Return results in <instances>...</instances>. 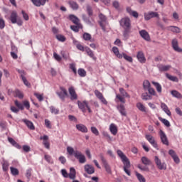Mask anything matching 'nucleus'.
<instances>
[{
    "mask_svg": "<svg viewBox=\"0 0 182 182\" xmlns=\"http://www.w3.org/2000/svg\"><path fill=\"white\" fill-rule=\"evenodd\" d=\"M119 157H120V159H122V161L126 159V158H127V156H126V155H124V154H123V151H120V150H117V151Z\"/></svg>",
    "mask_w": 182,
    "mask_h": 182,
    "instance_id": "obj_51",
    "label": "nucleus"
},
{
    "mask_svg": "<svg viewBox=\"0 0 182 182\" xmlns=\"http://www.w3.org/2000/svg\"><path fill=\"white\" fill-rule=\"evenodd\" d=\"M31 176H32V168L27 170L26 173V177L28 178V180H30Z\"/></svg>",
    "mask_w": 182,
    "mask_h": 182,
    "instance_id": "obj_61",
    "label": "nucleus"
},
{
    "mask_svg": "<svg viewBox=\"0 0 182 182\" xmlns=\"http://www.w3.org/2000/svg\"><path fill=\"white\" fill-rule=\"evenodd\" d=\"M34 96L37 97L39 102H43V94H39L38 92H35Z\"/></svg>",
    "mask_w": 182,
    "mask_h": 182,
    "instance_id": "obj_50",
    "label": "nucleus"
},
{
    "mask_svg": "<svg viewBox=\"0 0 182 182\" xmlns=\"http://www.w3.org/2000/svg\"><path fill=\"white\" fill-rule=\"evenodd\" d=\"M151 18H159V13L154 11L148 12Z\"/></svg>",
    "mask_w": 182,
    "mask_h": 182,
    "instance_id": "obj_59",
    "label": "nucleus"
},
{
    "mask_svg": "<svg viewBox=\"0 0 182 182\" xmlns=\"http://www.w3.org/2000/svg\"><path fill=\"white\" fill-rule=\"evenodd\" d=\"M160 122H161L164 126H166V127H170L171 124H170V122H168V120L164 119V118H162V117H159V118Z\"/></svg>",
    "mask_w": 182,
    "mask_h": 182,
    "instance_id": "obj_40",
    "label": "nucleus"
},
{
    "mask_svg": "<svg viewBox=\"0 0 182 182\" xmlns=\"http://www.w3.org/2000/svg\"><path fill=\"white\" fill-rule=\"evenodd\" d=\"M145 137L146 140H148V141L151 144V146L154 147V149H157V147H159V146L157 145V142H156V140H154L153 136L150 134H146Z\"/></svg>",
    "mask_w": 182,
    "mask_h": 182,
    "instance_id": "obj_9",
    "label": "nucleus"
},
{
    "mask_svg": "<svg viewBox=\"0 0 182 182\" xmlns=\"http://www.w3.org/2000/svg\"><path fill=\"white\" fill-rule=\"evenodd\" d=\"M67 151H68V153L70 156H73L74 155V157H75V153L76 152V151H75V149H73V147L68 146L67 147Z\"/></svg>",
    "mask_w": 182,
    "mask_h": 182,
    "instance_id": "obj_44",
    "label": "nucleus"
},
{
    "mask_svg": "<svg viewBox=\"0 0 182 182\" xmlns=\"http://www.w3.org/2000/svg\"><path fill=\"white\" fill-rule=\"evenodd\" d=\"M84 169L87 174H93L95 173V167L90 164L85 165Z\"/></svg>",
    "mask_w": 182,
    "mask_h": 182,
    "instance_id": "obj_13",
    "label": "nucleus"
},
{
    "mask_svg": "<svg viewBox=\"0 0 182 182\" xmlns=\"http://www.w3.org/2000/svg\"><path fill=\"white\" fill-rule=\"evenodd\" d=\"M31 1L36 6H41V5H42L41 0H31Z\"/></svg>",
    "mask_w": 182,
    "mask_h": 182,
    "instance_id": "obj_62",
    "label": "nucleus"
},
{
    "mask_svg": "<svg viewBox=\"0 0 182 182\" xmlns=\"http://www.w3.org/2000/svg\"><path fill=\"white\" fill-rule=\"evenodd\" d=\"M77 72L80 77H85V76H86V70H85V69L79 68Z\"/></svg>",
    "mask_w": 182,
    "mask_h": 182,
    "instance_id": "obj_46",
    "label": "nucleus"
},
{
    "mask_svg": "<svg viewBox=\"0 0 182 182\" xmlns=\"http://www.w3.org/2000/svg\"><path fill=\"white\" fill-rule=\"evenodd\" d=\"M109 130L114 136H116L117 134V127L114 124H111L109 127Z\"/></svg>",
    "mask_w": 182,
    "mask_h": 182,
    "instance_id": "obj_31",
    "label": "nucleus"
},
{
    "mask_svg": "<svg viewBox=\"0 0 182 182\" xmlns=\"http://www.w3.org/2000/svg\"><path fill=\"white\" fill-rule=\"evenodd\" d=\"M117 110L119 112L122 116L126 117L127 116V112H126V107H124V105H119L117 107Z\"/></svg>",
    "mask_w": 182,
    "mask_h": 182,
    "instance_id": "obj_16",
    "label": "nucleus"
},
{
    "mask_svg": "<svg viewBox=\"0 0 182 182\" xmlns=\"http://www.w3.org/2000/svg\"><path fill=\"white\" fill-rule=\"evenodd\" d=\"M172 48L176 52H182V49L178 48V41L176 38L172 40Z\"/></svg>",
    "mask_w": 182,
    "mask_h": 182,
    "instance_id": "obj_17",
    "label": "nucleus"
},
{
    "mask_svg": "<svg viewBox=\"0 0 182 182\" xmlns=\"http://www.w3.org/2000/svg\"><path fill=\"white\" fill-rule=\"evenodd\" d=\"M2 168L4 171H8L9 169V163L6 161H4L2 163Z\"/></svg>",
    "mask_w": 182,
    "mask_h": 182,
    "instance_id": "obj_38",
    "label": "nucleus"
},
{
    "mask_svg": "<svg viewBox=\"0 0 182 182\" xmlns=\"http://www.w3.org/2000/svg\"><path fill=\"white\" fill-rule=\"evenodd\" d=\"M4 28H5V21L0 18V29H4Z\"/></svg>",
    "mask_w": 182,
    "mask_h": 182,
    "instance_id": "obj_64",
    "label": "nucleus"
},
{
    "mask_svg": "<svg viewBox=\"0 0 182 182\" xmlns=\"http://www.w3.org/2000/svg\"><path fill=\"white\" fill-rule=\"evenodd\" d=\"M9 20L11 21V23H16V21L18 20V13L14 11H12Z\"/></svg>",
    "mask_w": 182,
    "mask_h": 182,
    "instance_id": "obj_19",
    "label": "nucleus"
},
{
    "mask_svg": "<svg viewBox=\"0 0 182 182\" xmlns=\"http://www.w3.org/2000/svg\"><path fill=\"white\" fill-rule=\"evenodd\" d=\"M152 85L156 87V92L161 95L162 92L161 85L157 82L152 81Z\"/></svg>",
    "mask_w": 182,
    "mask_h": 182,
    "instance_id": "obj_30",
    "label": "nucleus"
},
{
    "mask_svg": "<svg viewBox=\"0 0 182 182\" xmlns=\"http://www.w3.org/2000/svg\"><path fill=\"white\" fill-rule=\"evenodd\" d=\"M70 69L73 70L74 75H77V71L76 70V64L75 63H71L70 64Z\"/></svg>",
    "mask_w": 182,
    "mask_h": 182,
    "instance_id": "obj_52",
    "label": "nucleus"
},
{
    "mask_svg": "<svg viewBox=\"0 0 182 182\" xmlns=\"http://www.w3.org/2000/svg\"><path fill=\"white\" fill-rule=\"evenodd\" d=\"M172 96H173V97H176L177 99H182V95L181 93H180L177 90H172L171 92Z\"/></svg>",
    "mask_w": 182,
    "mask_h": 182,
    "instance_id": "obj_34",
    "label": "nucleus"
},
{
    "mask_svg": "<svg viewBox=\"0 0 182 182\" xmlns=\"http://www.w3.org/2000/svg\"><path fill=\"white\" fill-rule=\"evenodd\" d=\"M139 35H140V36H141V38L143 39H144V41H147L148 42H149V41H150V35L146 30L140 31Z\"/></svg>",
    "mask_w": 182,
    "mask_h": 182,
    "instance_id": "obj_14",
    "label": "nucleus"
},
{
    "mask_svg": "<svg viewBox=\"0 0 182 182\" xmlns=\"http://www.w3.org/2000/svg\"><path fill=\"white\" fill-rule=\"evenodd\" d=\"M78 107L83 113H86V107L89 112V113H92V109H90V107H89V104L86 100L82 102L80 100L77 101Z\"/></svg>",
    "mask_w": 182,
    "mask_h": 182,
    "instance_id": "obj_3",
    "label": "nucleus"
},
{
    "mask_svg": "<svg viewBox=\"0 0 182 182\" xmlns=\"http://www.w3.org/2000/svg\"><path fill=\"white\" fill-rule=\"evenodd\" d=\"M119 23L120 26L123 28V29L132 28V23H130V18H129V17L122 18L119 21Z\"/></svg>",
    "mask_w": 182,
    "mask_h": 182,
    "instance_id": "obj_4",
    "label": "nucleus"
},
{
    "mask_svg": "<svg viewBox=\"0 0 182 182\" xmlns=\"http://www.w3.org/2000/svg\"><path fill=\"white\" fill-rule=\"evenodd\" d=\"M95 95L97 97V99H99V100H100L102 99V97H103V94H102V92H100L97 90H95Z\"/></svg>",
    "mask_w": 182,
    "mask_h": 182,
    "instance_id": "obj_56",
    "label": "nucleus"
},
{
    "mask_svg": "<svg viewBox=\"0 0 182 182\" xmlns=\"http://www.w3.org/2000/svg\"><path fill=\"white\" fill-rule=\"evenodd\" d=\"M112 52L113 53H114L117 58H118L119 59H123V55L122 53H120V52H119V48L117 47H113Z\"/></svg>",
    "mask_w": 182,
    "mask_h": 182,
    "instance_id": "obj_25",
    "label": "nucleus"
},
{
    "mask_svg": "<svg viewBox=\"0 0 182 182\" xmlns=\"http://www.w3.org/2000/svg\"><path fill=\"white\" fill-rule=\"evenodd\" d=\"M68 5H70V7L73 11H77V9H79V4H77V3L76 1H68Z\"/></svg>",
    "mask_w": 182,
    "mask_h": 182,
    "instance_id": "obj_22",
    "label": "nucleus"
},
{
    "mask_svg": "<svg viewBox=\"0 0 182 182\" xmlns=\"http://www.w3.org/2000/svg\"><path fill=\"white\" fill-rule=\"evenodd\" d=\"M56 39H58V41H60V42H65V41H66V38L65 37V36L60 34L56 36Z\"/></svg>",
    "mask_w": 182,
    "mask_h": 182,
    "instance_id": "obj_54",
    "label": "nucleus"
},
{
    "mask_svg": "<svg viewBox=\"0 0 182 182\" xmlns=\"http://www.w3.org/2000/svg\"><path fill=\"white\" fill-rule=\"evenodd\" d=\"M84 41H90V42H95V39L92 38V35L88 33H84L82 35Z\"/></svg>",
    "mask_w": 182,
    "mask_h": 182,
    "instance_id": "obj_29",
    "label": "nucleus"
},
{
    "mask_svg": "<svg viewBox=\"0 0 182 182\" xmlns=\"http://www.w3.org/2000/svg\"><path fill=\"white\" fill-rule=\"evenodd\" d=\"M136 58L140 63H146V57L143 51H139L136 55Z\"/></svg>",
    "mask_w": 182,
    "mask_h": 182,
    "instance_id": "obj_15",
    "label": "nucleus"
},
{
    "mask_svg": "<svg viewBox=\"0 0 182 182\" xmlns=\"http://www.w3.org/2000/svg\"><path fill=\"white\" fill-rule=\"evenodd\" d=\"M143 87L144 90H147L149 88L151 87V85L149 80H144L143 82Z\"/></svg>",
    "mask_w": 182,
    "mask_h": 182,
    "instance_id": "obj_41",
    "label": "nucleus"
},
{
    "mask_svg": "<svg viewBox=\"0 0 182 182\" xmlns=\"http://www.w3.org/2000/svg\"><path fill=\"white\" fill-rule=\"evenodd\" d=\"M69 94L70 95L71 100H77V94H76V91H75V88L73 87H70L68 89Z\"/></svg>",
    "mask_w": 182,
    "mask_h": 182,
    "instance_id": "obj_11",
    "label": "nucleus"
},
{
    "mask_svg": "<svg viewBox=\"0 0 182 182\" xmlns=\"http://www.w3.org/2000/svg\"><path fill=\"white\" fill-rule=\"evenodd\" d=\"M17 72H18V73H19V75H20L21 79H22L23 77H25V76H26V73L25 70H19V69H18V70H17Z\"/></svg>",
    "mask_w": 182,
    "mask_h": 182,
    "instance_id": "obj_60",
    "label": "nucleus"
},
{
    "mask_svg": "<svg viewBox=\"0 0 182 182\" xmlns=\"http://www.w3.org/2000/svg\"><path fill=\"white\" fill-rule=\"evenodd\" d=\"M69 19L71 22L74 23L75 25H79L80 20L76 16L71 14L69 16Z\"/></svg>",
    "mask_w": 182,
    "mask_h": 182,
    "instance_id": "obj_28",
    "label": "nucleus"
},
{
    "mask_svg": "<svg viewBox=\"0 0 182 182\" xmlns=\"http://www.w3.org/2000/svg\"><path fill=\"white\" fill-rule=\"evenodd\" d=\"M157 68L159 72H167L168 70H170V69H171V65H164L163 64H159L157 65Z\"/></svg>",
    "mask_w": 182,
    "mask_h": 182,
    "instance_id": "obj_12",
    "label": "nucleus"
},
{
    "mask_svg": "<svg viewBox=\"0 0 182 182\" xmlns=\"http://www.w3.org/2000/svg\"><path fill=\"white\" fill-rule=\"evenodd\" d=\"M87 12L89 16H93V9H92V6H90V5H87Z\"/></svg>",
    "mask_w": 182,
    "mask_h": 182,
    "instance_id": "obj_53",
    "label": "nucleus"
},
{
    "mask_svg": "<svg viewBox=\"0 0 182 182\" xmlns=\"http://www.w3.org/2000/svg\"><path fill=\"white\" fill-rule=\"evenodd\" d=\"M141 99L142 100H151L153 99V97L147 92H144L141 95Z\"/></svg>",
    "mask_w": 182,
    "mask_h": 182,
    "instance_id": "obj_33",
    "label": "nucleus"
},
{
    "mask_svg": "<svg viewBox=\"0 0 182 182\" xmlns=\"http://www.w3.org/2000/svg\"><path fill=\"white\" fill-rule=\"evenodd\" d=\"M130 33H132V28H124L123 31V37L124 41H127L130 36Z\"/></svg>",
    "mask_w": 182,
    "mask_h": 182,
    "instance_id": "obj_18",
    "label": "nucleus"
},
{
    "mask_svg": "<svg viewBox=\"0 0 182 182\" xmlns=\"http://www.w3.org/2000/svg\"><path fill=\"white\" fill-rule=\"evenodd\" d=\"M91 132L95 136H99V130L95 127H91Z\"/></svg>",
    "mask_w": 182,
    "mask_h": 182,
    "instance_id": "obj_57",
    "label": "nucleus"
},
{
    "mask_svg": "<svg viewBox=\"0 0 182 182\" xmlns=\"http://www.w3.org/2000/svg\"><path fill=\"white\" fill-rule=\"evenodd\" d=\"M160 137L161 143H163V144H165V146H168V139L167 138V135H166L163 130H160Z\"/></svg>",
    "mask_w": 182,
    "mask_h": 182,
    "instance_id": "obj_10",
    "label": "nucleus"
},
{
    "mask_svg": "<svg viewBox=\"0 0 182 182\" xmlns=\"http://www.w3.org/2000/svg\"><path fill=\"white\" fill-rule=\"evenodd\" d=\"M119 92L121 93V95H122L123 97L130 98V95H129L127 92H126L124 88H119Z\"/></svg>",
    "mask_w": 182,
    "mask_h": 182,
    "instance_id": "obj_47",
    "label": "nucleus"
},
{
    "mask_svg": "<svg viewBox=\"0 0 182 182\" xmlns=\"http://www.w3.org/2000/svg\"><path fill=\"white\" fill-rule=\"evenodd\" d=\"M136 107L137 109H139V110H140V112H144V113H146V107H144V105L141 104V102H138L136 104Z\"/></svg>",
    "mask_w": 182,
    "mask_h": 182,
    "instance_id": "obj_37",
    "label": "nucleus"
},
{
    "mask_svg": "<svg viewBox=\"0 0 182 182\" xmlns=\"http://www.w3.org/2000/svg\"><path fill=\"white\" fill-rule=\"evenodd\" d=\"M23 150L25 151V153H29V151H31V146L28 145H23Z\"/></svg>",
    "mask_w": 182,
    "mask_h": 182,
    "instance_id": "obj_63",
    "label": "nucleus"
},
{
    "mask_svg": "<svg viewBox=\"0 0 182 182\" xmlns=\"http://www.w3.org/2000/svg\"><path fill=\"white\" fill-rule=\"evenodd\" d=\"M122 58L125 59V60H127V62H129L132 63L133 62V58L132 56H129L127 54L122 53Z\"/></svg>",
    "mask_w": 182,
    "mask_h": 182,
    "instance_id": "obj_39",
    "label": "nucleus"
},
{
    "mask_svg": "<svg viewBox=\"0 0 182 182\" xmlns=\"http://www.w3.org/2000/svg\"><path fill=\"white\" fill-rule=\"evenodd\" d=\"M102 135L104 136V137H106L108 143H110V141H112V136H110L109 133H107V132H103Z\"/></svg>",
    "mask_w": 182,
    "mask_h": 182,
    "instance_id": "obj_49",
    "label": "nucleus"
},
{
    "mask_svg": "<svg viewBox=\"0 0 182 182\" xmlns=\"http://www.w3.org/2000/svg\"><path fill=\"white\" fill-rule=\"evenodd\" d=\"M60 90L61 92H57L58 96L61 99V100H65V97L68 96V90L65 89L63 87H60Z\"/></svg>",
    "mask_w": 182,
    "mask_h": 182,
    "instance_id": "obj_8",
    "label": "nucleus"
},
{
    "mask_svg": "<svg viewBox=\"0 0 182 182\" xmlns=\"http://www.w3.org/2000/svg\"><path fill=\"white\" fill-rule=\"evenodd\" d=\"M158 168H159V170H166V164L165 163H160L158 164L157 165Z\"/></svg>",
    "mask_w": 182,
    "mask_h": 182,
    "instance_id": "obj_58",
    "label": "nucleus"
},
{
    "mask_svg": "<svg viewBox=\"0 0 182 182\" xmlns=\"http://www.w3.org/2000/svg\"><path fill=\"white\" fill-rule=\"evenodd\" d=\"M75 157L78 160L79 163L81 164H83L84 163H86V156L82 154V152L79 151H75Z\"/></svg>",
    "mask_w": 182,
    "mask_h": 182,
    "instance_id": "obj_6",
    "label": "nucleus"
},
{
    "mask_svg": "<svg viewBox=\"0 0 182 182\" xmlns=\"http://www.w3.org/2000/svg\"><path fill=\"white\" fill-rule=\"evenodd\" d=\"M85 52H87V55L90 56V58H92L93 60H96V57L95 56V53H93V50H92L89 47L85 48Z\"/></svg>",
    "mask_w": 182,
    "mask_h": 182,
    "instance_id": "obj_26",
    "label": "nucleus"
},
{
    "mask_svg": "<svg viewBox=\"0 0 182 182\" xmlns=\"http://www.w3.org/2000/svg\"><path fill=\"white\" fill-rule=\"evenodd\" d=\"M141 163L144 164V166H141V164H138L137 167L139 168V170H141V171H147V172L150 171V168H149L147 166H151L152 164L151 161L146 156H143L141 159Z\"/></svg>",
    "mask_w": 182,
    "mask_h": 182,
    "instance_id": "obj_1",
    "label": "nucleus"
},
{
    "mask_svg": "<svg viewBox=\"0 0 182 182\" xmlns=\"http://www.w3.org/2000/svg\"><path fill=\"white\" fill-rule=\"evenodd\" d=\"M148 90V92H149V95H150V96H156V90H154V88H153V87H149V88L148 89V90Z\"/></svg>",
    "mask_w": 182,
    "mask_h": 182,
    "instance_id": "obj_48",
    "label": "nucleus"
},
{
    "mask_svg": "<svg viewBox=\"0 0 182 182\" xmlns=\"http://www.w3.org/2000/svg\"><path fill=\"white\" fill-rule=\"evenodd\" d=\"M166 77H167V79H169V80H171V82H176L177 83L178 82V78L177 77L170 75V74L168 73L166 74Z\"/></svg>",
    "mask_w": 182,
    "mask_h": 182,
    "instance_id": "obj_35",
    "label": "nucleus"
},
{
    "mask_svg": "<svg viewBox=\"0 0 182 182\" xmlns=\"http://www.w3.org/2000/svg\"><path fill=\"white\" fill-rule=\"evenodd\" d=\"M8 140L9 143H11V144L14 146V147H16V149H22V146H21V145H19V144H18V142H16V141L13 138L9 137Z\"/></svg>",
    "mask_w": 182,
    "mask_h": 182,
    "instance_id": "obj_20",
    "label": "nucleus"
},
{
    "mask_svg": "<svg viewBox=\"0 0 182 182\" xmlns=\"http://www.w3.org/2000/svg\"><path fill=\"white\" fill-rule=\"evenodd\" d=\"M15 97H18V99H23V92H22L21 90H19L18 89L14 91Z\"/></svg>",
    "mask_w": 182,
    "mask_h": 182,
    "instance_id": "obj_32",
    "label": "nucleus"
},
{
    "mask_svg": "<svg viewBox=\"0 0 182 182\" xmlns=\"http://www.w3.org/2000/svg\"><path fill=\"white\" fill-rule=\"evenodd\" d=\"M76 129L82 133H87V127L82 124H78L76 125Z\"/></svg>",
    "mask_w": 182,
    "mask_h": 182,
    "instance_id": "obj_21",
    "label": "nucleus"
},
{
    "mask_svg": "<svg viewBox=\"0 0 182 182\" xmlns=\"http://www.w3.org/2000/svg\"><path fill=\"white\" fill-rule=\"evenodd\" d=\"M122 162L124 164V171L127 174V176H131L132 173L129 170L130 168L131 165H130V161L129 160V158H126L125 159L122 160Z\"/></svg>",
    "mask_w": 182,
    "mask_h": 182,
    "instance_id": "obj_5",
    "label": "nucleus"
},
{
    "mask_svg": "<svg viewBox=\"0 0 182 182\" xmlns=\"http://www.w3.org/2000/svg\"><path fill=\"white\" fill-rule=\"evenodd\" d=\"M99 18L100 19V21H99V25L102 28V31L106 32V25H105L103 22H106L107 18H106V16L103 15V14H100Z\"/></svg>",
    "mask_w": 182,
    "mask_h": 182,
    "instance_id": "obj_7",
    "label": "nucleus"
},
{
    "mask_svg": "<svg viewBox=\"0 0 182 182\" xmlns=\"http://www.w3.org/2000/svg\"><path fill=\"white\" fill-rule=\"evenodd\" d=\"M135 174L139 182H146V178L143 177V175L139 173L137 171H135Z\"/></svg>",
    "mask_w": 182,
    "mask_h": 182,
    "instance_id": "obj_36",
    "label": "nucleus"
},
{
    "mask_svg": "<svg viewBox=\"0 0 182 182\" xmlns=\"http://www.w3.org/2000/svg\"><path fill=\"white\" fill-rule=\"evenodd\" d=\"M98 156L100 157L102 164H103L107 173L108 174H112V168H110V165L107 163V160L105 158V155L103 153H100Z\"/></svg>",
    "mask_w": 182,
    "mask_h": 182,
    "instance_id": "obj_2",
    "label": "nucleus"
},
{
    "mask_svg": "<svg viewBox=\"0 0 182 182\" xmlns=\"http://www.w3.org/2000/svg\"><path fill=\"white\" fill-rule=\"evenodd\" d=\"M14 104L16 106V107H18L17 109H18V110H23V104L18 102V100H15Z\"/></svg>",
    "mask_w": 182,
    "mask_h": 182,
    "instance_id": "obj_45",
    "label": "nucleus"
},
{
    "mask_svg": "<svg viewBox=\"0 0 182 182\" xmlns=\"http://www.w3.org/2000/svg\"><path fill=\"white\" fill-rule=\"evenodd\" d=\"M11 173L13 176H18L19 175V170L14 167H10Z\"/></svg>",
    "mask_w": 182,
    "mask_h": 182,
    "instance_id": "obj_42",
    "label": "nucleus"
},
{
    "mask_svg": "<svg viewBox=\"0 0 182 182\" xmlns=\"http://www.w3.org/2000/svg\"><path fill=\"white\" fill-rule=\"evenodd\" d=\"M161 107L168 116H171V112H170V109H168V107H167V105L164 102H162L161 104Z\"/></svg>",
    "mask_w": 182,
    "mask_h": 182,
    "instance_id": "obj_27",
    "label": "nucleus"
},
{
    "mask_svg": "<svg viewBox=\"0 0 182 182\" xmlns=\"http://www.w3.org/2000/svg\"><path fill=\"white\" fill-rule=\"evenodd\" d=\"M22 122L30 129V130H35V126L33 123L28 119H22Z\"/></svg>",
    "mask_w": 182,
    "mask_h": 182,
    "instance_id": "obj_24",
    "label": "nucleus"
},
{
    "mask_svg": "<svg viewBox=\"0 0 182 182\" xmlns=\"http://www.w3.org/2000/svg\"><path fill=\"white\" fill-rule=\"evenodd\" d=\"M68 177L70 180H75L76 178V169H75V168H70Z\"/></svg>",
    "mask_w": 182,
    "mask_h": 182,
    "instance_id": "obj_23",
    "label": "nucleus"
},
{
    "mask_svg": "<svg viewBox=\"0 0 182 182\" xmlns=\"http://www.w3.org/2000/svg\"><path fill=\"white\" fill-rule=\"evenodd\" d=\"M170 31L174 32L175 33H180V28L174 26H169Z\"/></svg>",
    "mask_w": 182,
    "mask_h": 182,
    "instance_id": "obj_43",
    "label": "nucleus"
},
{
    "mask_svg": "<svg viewBox=\"0 0 182 182\" xmlns=\"http://www.w3.org/2000/svg\"><path fill=\"white\" fill-rule=\"evenodd\" d=\"M50 112L53 113L54 114H59V109H56L53 106L50 107Z\"/></svg>",
    "mask_w": 182,
    "mask_h": 182,
    "instance_id": "obj_55",
    "label": "nucleus"
}]
</instances>
